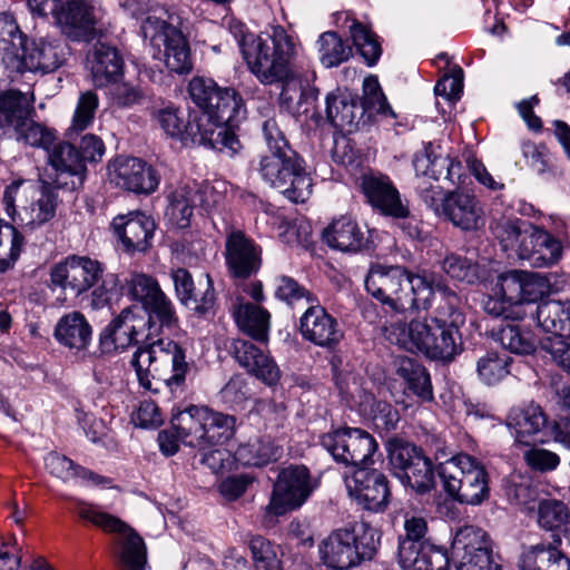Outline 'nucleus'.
Segmentation results:
<instances>
[{"instance_id":"nucleus-12","label":"nucleus","mask_w":570,"mask_h":570,"mask_svg":"<svg viewBox=\"0 0 570 570\" xmlns=\"http://www.w3.org/2000/svg\"><path fill=\"white\" fill-rule=\"evenodd\" d=\"M404 535L399 539V557L406 570H446L449 557L444 549L426 539L428 523L420 517L405 519Z\"/></svg>"},{"instance_id":"nucleus-53","label":"nucleus","mask_w":570,"mask_h":570,"mask_svg":"<svg viewBox=\"0 0 570 570\" xmlns=\"http://www.w3.org/2000/svg\"><path fill=\"white\" fill-rule=\"evenodd\" d=\"M362 108L370 117L381 115L395 118V114L389 105L375 76H368L363 81Z\"/></svg>"},{"instance_id":"nucleus-62","label":"nucleus","mask_w":570,"mask_h":570,"mask_svg":"<svg viewBox=\"0 0 570 570\" xmlns=\"http://www.w3.org/2000/svg\"><path fill=\"white\" fill-rule=\"evenodd\" d=\"M550 293L551 283L544 275L523 271L522 303H534Z\"/></svg>"},{"instance_id":"nucleus-64","label":"nucleus","mask_w":570,"mask_h":570,"mask_svg":"<svg viewBox=\"0 0 570 570\" xmlns=\"http://www.w3.org/2000/svg\"><path fill=\"white\" fill-rule=\"evenodd\" d=\"M523 271H511L499 276L497 292L512 305L522 307Z\"/></svg>"},{"instance_id":"nucleus-41","label":"nucleus","mask_w":570,"mask_h":570,"mask_svg":"<svg viewBox=\"0 0 570 570\" xmlns=\"http://www.w3.org/2000/svg\"><path fill=\"white\" fill-rule=\"evenodd\" d=\"M146 313L148 332L151 337L160 331H174L178 327V316L170 298L161 293L145 306H140Z\"/></svg>"},{"instance_id":"nucleus-48","label":"nucleus","mask_w":570,"mask_h":570,"mask_svg":"<svg viewBox=\"0 0 570 570\" xmlns=\"http://www.w3.org/2000/svg\"><path fill=\"white\" fill-rule=\"evenodd\" d=\"M196 206L199 205L194 197V187H181L173 194L166 209V217L174 226L186 228L189 226L190 217Z\"/></svg>"},{"instance_id":"nucleus-49","label":"nucleus","mask_w":570,"mask_h":570,"mask_svg":"<svg viewBox=\"0 0 570 570\" xmlns=\"http://www.w3.org/2000/svg\"><path fill=\"white\" fill-rule=\"evenodd\" d=\"M316 46L320 61L325 68L336 67L352 55L351 47L334 31L322 33Z\"/></svg>"},{"instance_id":"nucleus-31","label":"nucleus","mask_w":570,"mask_h":570,"mask_svg":"<svg viewBox=\"0 0 570 570\" xmlns=\"http://www.w3.org/2000/svg\"><path fill=\"white\" fill-rule=\"evenodd\" d=\"M561 538L553 535L552 541L540 542L524 549L521 570H570V559L559 549Z\"/></svg>"},{"instance_id":"nucleus-1","label":"nucleus","mask_w":570,"mask_h":570,"mask_svg":"<svg viewBox=\"0 0 570 570\" xmlns=\"http://www.w3.org/2000/svg\"><path fill=\"white\" fill-rule=\"evenodd\" d=\"M188 91L202 112L185 122L183 111L174 105L157 109L154 118L164 132L184 146H205L228 156L238 153L242 145L233 128L246 117L242 96L204 77H194Z\"/></svg>"},{"instance_id":"nucleus-47","label":"nucleus","mask_w":570,"mask_h":570,"mask_svg":"<svg viewBox=\"0 0 570 570\" xmlns=\"http://www.w3.org/2000/svg\"><path fill=\"white\" fill-rule=\"evenodd\" d=\"M446 158L440 145L428 142L422 150L415 153L413 167L416 175L439 180L444 174Z\"/></svg>"},{"instance_id":"nucleus-30","label":"nucleus","mask_w":570,"mask_h":570,"mask_svg":"<svg viewBox=\"0 0 570 570\" xmlns=\"http://www.w3.org/2000/svg\"><path fill=\"white\" fill-rule=\"evenodd\" d=\"M528 242L521 245L520 259L534 267H547L558 263L562 255L561 242L550 233L533 225Z\"/></svg>"},{"instance_id":"nucleus-55","label":"nucleus","mask_w":570,"mask_h":570,"mask_svg":"<svg viewBox=\"0 0 570 570\" xmlns=\"http://www.w3.org/2000/svg\"><path fill=\"white\" fill-rule=\"evenodd\" d=\"M511 358L497 352H488L476 362V372L480 380L492 385L509 374Z\"/></svg>"},{"instance_id":"nucleus-15","label":"nucleus","mask_w":570,"mask_h":570,"mask_svg":"<svg viewBox=\"0 0 570 570\" xmlns=\"http://www.w3.org/2000/svg\"><path fill=\"white\" fill-rule=\"evenodd\" d=\"M322 446L337 462L364 468L373 463L372 456L377 450L375 439L361 429H338L321 436Z\"/></svg>"},{"instance_id":"nucleus-6","label":"nucleus","mask_w":570,"mask_h":570,"mask_svg":"<svg viewBox=\"0 0 570 570\" xmlns=\"http://www.w3.org/2000/svg\"><path fill=\"white\" fill-rule=\"evenodd\" d=\"M2 203L13 223L33 229L55 217L58 195L48 183L37 189L32 183L18 179L6 187Z\"/></svg>"},{"instance_id":"nucleus-56","label":"nucleus","mask_w":570,"mask_h":570,"mask_svg":"<svg viewBox=\"0 0 570 570\" xmlns=\"http://www.w3.org/2000/svg\"><path fill=\"white\" fill-rule=\"evenodd\" d=\"M99 106V99L96 92L85 91L80 94L72 116L71 125L67 130L69 138L87 129L94 122L96 111Z\"/></svg>"},{"instance_id":"nucleus-43","label":"nucleus","mask_w":570,"mask_h":570,"mask_svg":"<svg viewBox=\"0 0 570 570\" xmlns=\"http://www.w3.org/2000/svg\"><path fill=\"white\" fill-rule=\"evenodd\" d=\"M396 373L422 402L433 399L430 374L419 362L403 356L396 361Z\"/></svg>"},{"instance_id":"nucleus-21","label":"nucleus","mask_w":570,"mask_h":570,"mask_svg":"<svg viewBox=\"0 0 570 570\" xmlns=\"http://www.w3.org/2000/svg\"><path fill=\"white\" fill-rule=\"evenodd\" d=\"M108 171L112 184L130 193L150 194L159 185L157 171L137 157H118L108 165Z\"/></svg>"},{"instance_id":"nucleus-35","label":"nucleus","mask_w":570,"mask_h":570,"mask_svg":"<svg viewBox=\"0 0 570 570\" xmlns=\"http://www.w3.org/2000/svg\"><path fill=\"white\" fill-rule=\"evenodd\" d=\"M45 466L51 475L63 482L77 481L86 485L101 487H109L111 483L109 479L76 465L69 458L56 452H51L45 458Z\"/></svg>"},{"instance_id":"nucleus-40","label":"nucleus","mask_w":570,"mask_h":570,"mask_svg":"<svg viewBox=\"0 0 570 570\" xmlns=\"http://www.w3.org/2000/svg\"><path fill=\"white\" fill-rule=\"evenodd\" d=\"M283 450L271 438H258L238 446L235 459L243 465L264 466L277 461Z\"/></svg>"},{"instance_id":"nucleus-16","label":"nucleus","mask_w":570,"mask_h":570,"mask_svg":"<svg viewBox=\"0 0 570 570\" xmlns=\"http://www.w3.org/2000/svg\"><path fill=\"white\" fill-rule=\"evenodd\" d=\"M451 554L458 570H500L492 554L488 534L480 528L464 525L453 538Z\"/></svg>"},{"instance_id":"nucleus-51","label":"nucleus","mask_w":570,"mask_h":570,"mask_svg":"<svg viewBox=\"0 0 570 570\" xmlns=\"http://www.w3.org/2000/svg\"><path fill=\"white\" fill-rule=\"evenodd\" d=\"M497 341L503 348L514 354H530L535 350V340L530 331L509 323L497 333Z\"/></svg>"},{"instance_id":"nucleus-19","label":"nucleus","mask_w":570,"mask_h":570,"mask_svg":"<svg viewBox=\"0 0 570 570\" xmlns=\"http://www.w3.org/2000/svg\"><path fill=\"white\" fill-rule=\"evenodd\" d=\"M105 273L104 265L87 256L72 255L56 264L50 272L52 285L79 296L95 287Z\"/></svg>"},{"instance_id":"nucleus-13","label":"nucleus","mask_w":570,"mask_h":570,"mask_svg":"<svg viewBox=\"0 0 570 570\" xmlns=\"http://www.w3.org/2000/svg\"><path fill=\"white\" fill-rule=\"evenodd\" d=\"M141 32L149 40L153 57L164 61L176 73H188L191 68L188 42L180 30L157 17L149 16L142 22Z\"/></svg>"},{"instance_id":"nucleus-33","label":"nucleus","mask_w":570,"mask_h":570,"mask_svg":"<svg viewBox=\"0 0 570 570\" xmlns=\"http://www.w3.org/2000/svg\"><path fill=\"white\" fill-rule=\"evenodd\" d=\"M122 66L118 51L105 43L96 45L88 57V67L96 87L116 82L122 73Z\"/></svg>"},{"instance_id":"nucleus-45","label":"nucleus","mask_w":570,"mask_h":570,"mask_svg":"<svg viewBox=\"0 0 570 570\" xmlns=\"http://www.w3.org/2000/svg\"><path fill=\"white\" fill-rule=\"evenodd\" d=\"M533 225L521 219L500 220L493 226V234L504 252H512L520 258L521 245L528 242Z\"/></svg>"},{"instance_id":"nucleus-57","label":"nucleus","mask_w":570,"mask_h":570,"mask_svg":"<svg viewBox=\"0 0 570 570\" xmlns=\"http://www.w3.org/2000/svg\"><path fill=\"white\" fill-rule=\"evenodd\" d=\"M350 33L354 46L368 66H373L381 56V45L376 36L364 24L353 21Z\"/></svg>"},{"instance_id":"nucleus-5","label":"nucleus","mask_w":570,"mask_h":570,"mask_svg":"<svg viewBox=\"0 0 570 570\" xmlns=\"http://www.w3.org/2000/svg\"><path fill=\"white\" fill-rule=\"evenodd\" d=\"M263 131L268 151L259 161L262 178L291 202H306L312 194L313 180L304 159L289 147L275 120H266Z\"/></svg>"},{"instance_id":"nucleus-61","label":"nucleus","mask_w":570,"mask_h":570,"mask_svg":"<svg viewBox=\"0 0 570 570\" xmlns=\"http://www.w3.org/2000/svg\"><path fill=\"white\" fill-rule=\"evenodd\" d=\"M442 269L451 278L468 284H473L479 278L478 266L470 259L453 253L445 256Z\"/></svg>"},{"instance_id":"nucleus-60","label":"nucleus","mask_w":570,"mask_h":570,"mask_svg":"<svg viewBox=\"0 0 570 570\" xmlns=\"http://www.w3.org/2000/svg\"><path fill=\"white\" fill-rule=\"evenodd\" d=\"M23 237L11 225L0 227V271L9 269L18 259Z\"/></svg>"},{"instance_id":"nucleus-38","label":"nucleus","mask_w":570,"mask_h":570,"mask_svg":"<svg viewBox=\"0 0 570 570\" xmlns=\"http://www.w3.org/2000/svg\"><path fill=\"white\" fill-rule=\"evenodd\" d=\"M233 315L242 332L258 342H267L269 313L266 309L252 303H240Z\"/></svg>"},{"instance_id":"nucleus-23","label":"nucleus","mask_w":570,"mask_h":570,"mask_svg":"<svg viewBox=\"0 0 570 570\" xmlns=\"http://www.w3.org/2000/svg\"><path fill=\"white\" fill-rule=\"evenodd\" d=\"M505 425L517 444L530 446L544 441L548 419L540 405L528 403L512 407Z\"/></svg>"},{"instance_id":"nucleus-63","label":"nucleus","mask_w":570,"mask_h":570,"mask_svg":"<svg viewBox=\"0 0 570 570\" xmlns=\"http://www.w3.org/2000/svg\"><path fill=\"white\" fill-rule=\"evenodd\" d=\"M275 296L287 304H293L302 298H305L309 304L316 302V298L294 278L285 275L275 278Z\"/></svg>"},{"instance_id":"nucleus-26","label":"nucleus","mask_w":570,"mask_h":570,"mask_svg":"<svg viewBox=\"0 0 570 570\" xmlns=\"http://www.w3.org/2000/svg\"><path fill=\"white\" fill-rule=\"evenodd\" d=\"M47 156L49 165L56 171L55 184L58 188L76 190L82 186L87 169L72 145L56 141Z\"/></svg>"},{"instance_id":"nucleus-18","label":"nucleus","mask_w":570,"mask_h":570,"mask_svg":"<svg viewBox=\"0 0 570 570\" xmlns=\"http://www.w3.org/2000/svg\"><path fill=\"white\" fill-rule=\"evenodd\" d=\"M314 489L306 466L289 465L279 472L267 509L276 515H282L299 508Z\"/></svg>"},{"instance_id":"nucleus-32","label":"nucleus","mask_w":570,"mask_h":570,"mask_svg":"<svg viewBox=\"0 0 570 570\" xmlns=\"http://www.w3.org/2000/svg\"><path fill=\"white\" fill-rule=\"evenodd\" d=\"M324 242L332 248L344 253H356L365 245V235L355 219L341 216L323 230Z\"/></svg>"},{"instance_id":"nucleus-36","label":"nucleus","mask_w":570,"mask_h":570,"mask_svg":"<svg viewBox=\"0 0 570 570\" xmlns=\"http://www.w3.org/2000/svg\"><path fill=\"white\" fill-rule=\"evenodd\" d=\"M91 326L80 312L63 315L57 323L55 336L69 348L83 350L91 341Z\"/></svg>"},{"instance_id":"nucleus-58","label":"nucleus","mask_w":570,"mask_h":570,"mask_svg":"<svg viewBox=\"0 0 570 570\" xmlns=\"http://www.w3.org/2000/svg\"><path fill=\"white\" fill-rule=\"evenodd\" d=\"M126 287L132 299L141 303V306H145L164 293L157 279L144 273L130 274L126 279Z\"/></svg>"},{"instance_id":"nucleus-59","label":"nucleus","mask_w":570,"mask_h":570,"mask_svg":"<svg viewBox=\"0 0 570 570\" xmlns=\"http://www.w3.org/2000/svg\"><path fill=\"white\" fill-rule=\"evenodd\" d=\"M26 37L21 32L14 17L9 12L0 13V52L17 55L23 47Z\"/></svg>"},{"instance_id":"nucleus-11","label":"nucleus","mask_w":570,"mask_h":570,"mask_svg":"<svg viewBox=\"0 0 570 570\" xmlns=\"http://www.w3.org/2000/svg\"><path fill=\"white\" fill-rule=\"evenodd\" d=\"M33 16L49 13L60 32L72 41L89 42L100 35L95 8L87 0H27Z\"/></svg>"},{"instance_id":"nucleus-29","label":"nucleus","mask_w":570,"mask_h":570,"mask_svg":"<svg viewBox=\"0 0 570 570\" xmlns=\"http://www.w3.org/2000/svg\"><path fill=\"white\" fill-rule=\"evenodd\" d=\"M175 292L180 303L188 309L198 315H205L210 312L215 304V292L213 281L208 274L205 275L204 284L199 281V286H204L203 296L196 299L194 296L195 284L190 273L185 268H176L170 273Z\"/></svg>"},{"instance_id":"nucleus-17","label":"nucleus","mask_w":570,"mask_h":570,"mask_svg":"<svg viewBox=\"0 0 570 570\" xmlns=\"http://www.w3.org/2000/svg\"><path fill=\"white\" fill-rule=\"evenodd\" d=\"M146 313L138 305L124 308L101 332L104 352L126 350L142 341L151 340Z\"/></svg>"},{"instance_id":"nucleus-25","label":"nucleus","mask_w":570,"mask_h":570,"mask_svg":"<svg viewBox=\"0 0 570 570\" xmlns=\"http://www.w3.org/2000/svg\"><path fill=\"white\" fill-rule=\"evenodd\" d=\"M111 228L124 249L134 253L145 252L150 247L156 224L150 216L135 210L116 216L111 222Z\"/></svg>"},{"instance_id":"nucleus-54","label":"nucleus","mask_w":570,"mask_h":570,"mask_svg":"<svg viewBox=\"0 0 570 570\" xmlns=\"http://www.w3.org/2000/svg\"><path fill=\"white\" fill-rule=\"evenodd\" d=\"M399 476L419 493H425L434 487L432 462L423 454L414 458L410 469L404 474H399Z\"/></svg>"},{"instance_id":"nucleus-8","label":"nucleus","mask_w":570,"mask_h":570,"mask_svg":"<svg viewBox=\"0 0 570 570\" xmlns=\"http://www.w3.org/2000/svg\"><path fill=\"white\" fill-rule=\"evenodd\" d=\"M181 443L205 451L220 446L234 434L235 417L205 406H189L173 416Z\"/></svg>"},{"instance_id":"nucleus-44","label":"nucleus","mask_w":570,"mask_h":570,"mask_svg":"<svg viewBox=\"0 0 570 570\" xmlns=\"http://www.w3.org/2000/svg\"><path fill=\"white\" fill-rule=\"evenodd\" d=\"M535 511L538 525L547 531H567L570 525V507L558 499L539 500Z\"/></svg>"},{"instance_id":"nucleus-9","label":"nucleus","mask_w":570,"mask_h":570,"mask_svg":"<svg viewBox=\"0 0 570 570\" xmlns=\"http://www.w3.org/2000/svg\"><path fill=\"white\" fill-rule=\"evenodd\" d=\"M376 531L365 523L332 531L318 546L321 559L334 570H347L371 560L377 548Z\"/></svg>"},{"instance_id":"nucleus-7","label":"nucleus","mask_w":570,"mask_h":570,"mask_svg":"<svg viewBox=\"0 0 570 570\" xmlns=\"http://www.w3.org/2000/svg\"><path fill=\"white\" fill-rule=\"evenodd\" d=\"M444 491L461 504L479 505L490 495L489 475L475 458L460 453L438 463Z\"/></svg>"},{"instance_id":"nucleus-50","label":"nucleus","mask_w":570,"mask_h":570,"mask_svg":"<svg viewBox=\"0 0 570 570\" xmlns=\"http://www.w3.org/2000/svg\"><path fill=\"white\" fill-rule=\"evenodd\" d=\"M13 130L18 141L31 147L42 148L47 153L57 140L55 130L33 121L31 116H28Z\"/></svg>"},{"instance_id":"nucleus-27","label":"nucleus","mask_w":570,"mask_h":570,"mask_svg":"<svg viewBox=\"0 0 570 570\" xmlns=\"http://www.w3.org/2000/svg\"><path fill=\"white\" fill-rule=\"evenodd\" d=\"M21 65L31 72L49 73L60 68L67 60L68 47L58 39L40 38L21 48Z\"/></svg>"},{"instance_id":"nucleus-14","label":"nucleus","mask_w":570,"mask_h":570,"mask_svg":"<svg viewBox=\"0 0 570 570\" xmlns=\"http://www.w3.org/2000/svg\"><path fill=\"white\" fill-rule=\"evenodd\" d=\"M76 513L83 520L116 535L121 561L131 570H140L146 562V547L141 537L119 518L102 511L99 507L85 501H76Z\"/></svg>"},{"instance_id":"nucleus-20","label":"nucleus","mask_w":570,"mask_h":570,"mask_svg":"<svg viewBox=\"0 0 570 570\" xmlns=\"http://www.w3.org/2000/svg\"><path fill=\"white\" fill-rule=\"evenodd\" d=\"M348 494L364 509L381 512L390 502V488L386 476L374 469L357 468L345 478Z\"/></svg>"},{"instance_id":"nucleus-52","label":"nucleus","mask_w":570,"mask_h":570,"mask_svg":"<svg viewBox=\"0 0 570 570\" xmlns=\"http://www.w3.org/2000/svg\"><path fill=\"white\" fill-rule=\"evenodd\" d=\"M249 550L254 570H283L279 559V547L262 535L249 541Z\"/></svg>"},{"instance_id":"nucleus-10","label":"nucleus","mask_w":570,"mask_h":570,"mask_svg":"<svg viewBox=\"0 0 570 570\" xmlns=\"http://www.w3.org/2000/svg\"><path fill=\"white\" fill-rule=\"evenodd\" d=\"M131 365L141 386L151 389V379L167 385H179L185 381L188 363L184 350L173 341L157 340L139 347L132 356Z\"/></svg>"},{"instance_id":"nucleus-37","label":"nucleus","mask_w":570,"mask_h":570,"mask_svg":"<svg viewBox=\"0 0 570 570\" xmlns=\"http://www.w3.org/2000/svg\"><path fill=\"white\" fill-rule=\"evenodd\" d=\"M538 325L553 337H564L570 328V301L541 302L535 309Z\"/></svg>"},{"instance_id":"nucleus-2","label":"nucleus","mask_w":570,"mask_h":570,"mask_svg":"<svg viewBox=\"0 0 570 570\" xmlns=\"http://www.w3.org/2000/svg\"><path fill=\"white\" fill-rule=\"evenodd\" d=\"M465 323L462 312L450 306L438 309L436 315L413 318L404 322L399 315L385 318L382 334L392 344L401 348L421 353L442 362H451L462 352L460 327Z\"/></svg>"},{"instance_id":"nucleus-39","label":"nucleus","mask_w":570,"mask_h":570,"mask_svg":"<svg viewBox=\"0 0 570 570\" xmlns=\"http://www.w3.org/2000/svg\"><path fill=\"white\" fill-rule=\"evenodd\" d=\"M35 97L32 92L7 90L0 94V120L14 129L33 112Z\"/></svg>"},{"instance_id":"nucleus-24","label":"nucleus","mask_w":570,"mask_h":570,"mask_svg":"<svg viewBox=\"0 0 570 570\" xmlns=\"http://www.w3.org/2000/svg\"><path fill=\"white\" fill-rule=\"evenodd\" d=\"M434 212L464 232L475 230L484 225L483 208L475 196L469 193L449 191Z\"/></svg>"},{"instance_id":"nucleus-46","label":"nucleus","mask_w":570,"mask_h":570,"mask_svg":"<svg viewBox=\"0 0 570 570\" xmlns=\"http://www.w3.org/2000/svg\"><path fill=\"white\" fill-rule=\"evenodd\" d=\"M314 78L315 73L311 72L303 81L296 71L294 77L291 79V99H279L281 104L284 105L294 116L307 114L316 101L318 90L309 83Z\"/></svg>"},{"instance_id":"nucleus-34","label":"nucleus","mask_w":570,"mask_h":570,"mask_svg":"<svg viewBox=\"0 0 570 570\" xmlns=\"http://www.w3.org/2000/svg\"><path fill=\"white\" fill-rule=\"evenodd\" d=\"M362 189L367 202L385 216H390L399 206L404 204L399 190L387 176H364Z\"/></svg>"},{"instance_id":"nucleus-42","label":"nucleus","mask_w":570,"mask_h":570,"mask_svg":"<svg viewBox=\"0 0 570 570\" xmlns=\"http://www.w3.org/2000/svg\"><path fill=\"white\" fill-rule=\"evenodd\" d=\"M360 107L356 99L348 92L341 90L326 96V116L328 121L341 130H350L353 126Z\"/></svg>"},{"instance_id":"nucleus-3","label":"nucleus","mask_w":570,"mask_h":570,"mask_svg":"<svg viewBox=\"0 0 570 570\" xmlns=\"http://www.w3.org/2000/svg\"><path fill=\"white\" fill-rule=\"evenodd\" d=\"M366 292L399 315L407 311L428 309L435 288L432 274L413 273L402 266L371 265L364 279Z\"/></svg>"},{"instance_id":"nucleus-4","label":"nucleus","mask_w":570,"mask_h":570,"mask_svg":"<svg viewBox=\"0 0 570 570\" xmlns=\"http://www.w3.org/2000/svg\"><path fill=\"white\" fill-rule=\"evenodd\" d=\"M299 41L282 26H272L245 45L243 59L248 70L263 85H282L279 99L289 100L291 79Z\"/></svg>"},{"instance_id":"nucleus-22","label":"nucleus","mask_w":570,"mask_h":570,"mask_svg":"<svg viewBox=\"0 0 570 570\" xmlns=\"http://www.w3.org/2000/svg\"><path fill=\"white\" fill-rule=\"evenodd\" d=\"M298 330L305 341L327 350H334L344 336L337 320L317 301L301 316Z\"/></svg>"},{"instance_id":"nucleus-28","label":"nucleus","mask_w":570,"mask_h":570,"mask_svg":"<svg viewBox=\"0 0 570 570\" xmlns=\"http://www.w3.org/2000/svg\"><path fill=\"white\" fill-rule=\"evenodd\" d=\"M226 264L235 277H248L261 266V248L242 230H232L226 239Z\"/></svg>"}]
</instances>
